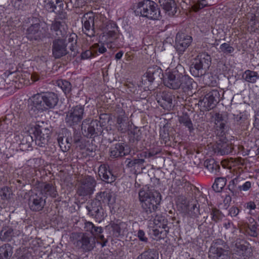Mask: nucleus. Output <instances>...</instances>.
I'll return each mask as SVG.
<instances>
[{"label":"nucleus","instance_id":"nucleus-1","mask_svg":"<svg viewBox=\"0 0 259 259\" xmlns=\"http://www.w3.org/2000/svg\"><path fill=\"white\" fill-rule=\"evenodd\" d=\"M182 66H178L172 70H166L163 79L164 85L172 90L181 89L184 93H192V90L196 83L188 75L184 74Z\"/></svg>","mask_w":259,"mask_h":259},{"label":"nucleus","instance_id":"nucleus-2","mask_svg":"<svg viewBox=\"0 0 259 259\" xmlns=\"http://www.w3.org/2000/svg\"><path fill=\"white\" fill-rule=\"evenodd\" d=\"M139 197L142 212L146 215V219L151 221L157 217L156 211L161 200L160 193L157 191L146 192L141 190Z\"/></svg>","mask_w":259,"mask_h":259},{"label":"nucleus","instance_id":"nucleus-3","mask_svg":"<svg viewBox=\"0 0 259 259\" xmlns=\"http://www.w3.org/2000/svg\"><path fill=\"white\" fill-rule=\"evenodd\" d=\"M59 98L57 94L47 92L32 97L33 106L39 110L45 111L54 108L58 104Z\"/></svg>","mask_w":259,"mask_h":259},{"label":"nucleus","instance_id":"nucleus-4","mask_svg":"<svg viewBox=\"0 0 259 259\" xmlns=\"http://www.w3.org/2000/svg\"><path fill=\"white\" fill-rule=\"evenodd\" d=\"M211 63V57L206 54H200L194 59L190 71L194 77H200L206 74Z\"/></svg>","mask_w":259,"mask_h":259},{"label":"nucleus","instance_id":"nucleus-5","mask_svg":"<svg viewBox=\"0 0 259 259\" xmlns=\"http://www.w3.org/2000/svg\"><path fill=\"white\" fill-rule=\"evenodd\" d=\"M136 11L143 17L149 19L157 20L160 17V10L158 5L153 1L144 0L138 4Z\"/></svg>","mask_w":259,"mask_h":259},{"label":"nucleus","instance_id":"nucleus-6","mask_svg":"<svg viewBox=\"0 0 259 259\" xmlns=\"http://www.w3.org/2000/svg\"><path fill=\"white\" fill-rule=\"evenodd\" d=\"M81 131L82 135L86 138L93 139L101 135L103 128L100 122L97 120H92L87 118L81 123Z\"/></svg>","mask_w":259,"mask_h":259},{"label":"nucleus","instance_id":"nucleus-7","mask_svg":"<svg viewBox=\"0 0 259 259\" xmlns=\"http://www.w3.org/2000/svg\"><path fill=\"white\" fill-rule=\"evenodd\" d=\"M97 181L93 177L85 176L77 180L76 194L82 197L91 196L94 193Z\"/></svg>","mask_w":259,"mask_h":259},{"label":"nucleus","instance_id":"nucleus-8","mask_svg":"<svg viewBox=\"0 0 259 259\" xmlns=\"http://www.w3.org/2000/svg\"><path fill=\"white\" fill-rule=\"evenodd\" d=\"M86 208L88 211V214L95 219L97 221L100 222L104 219V209L101 202L97 200L96 198L88 202Z\"/></svg>","mask_w":259,"mask_h":259},{"label":"nucleus","instance_id":"nucleus-9","mask_svg":"<svg viewBox=\"0 0 259 259\" xmlns=\"http://www.w3.org/2000/svg\"><path fill=\"white\" fill-rule=\"evenodd\" d=\"M69 53L65 39L57 38L53 41L52 55L55 59H60Z\"/></svg>","mask_w":259,"mask_h":259},{"label":"nucleus","instance_id":"nucleus-10","mask_svg":"<svg viewBox=\"0 0 259 259\" xmlns=\"http://www.w3.org/2000/svg\"><path fill=\"white\" fill-rule=\"evenodd\" d=\"M83 23L82 31L88 36L93 37L95 35V16L92 13L85 14L81 20Z\"/></svg>","mask_w":259,"mask_h":259},{"label":"nucleus","instance_id":"nucleus-11","mask_svg":"<svg viewBox=\"0 0 259 259\" xmlns=\"http://www.w3.org/2000/svg\"><path fill=\"white\" fill-rule=\"evenodd\" d=\"M192 41V37L185 33L178 32L176 37V48L180 54H183Z\"/></svg>","mask_w":259,"mask_h":259},{"label":"nucleus","instance_id":"nucleus-12","mask_svg":"<svg viewBox=\"0 0 259 259\" xmlns=\"http://www.w3.org/2000/svg\"><path fill=\"white\" fill-rule=\"evenodd\" d=\"M78 240L77 245L85 251H89L93 249L95 246L94 238L89 236L87 233H79L78 234Z\"/></svg>","mask_w":259,"mask_h":259},{"label":"nucleus","instance_id":"nucleus-13","mask_svg":"<svg viewBox=\"0 0 259 259\" xmlns=\"http://www.w3.org/2000/svg\"><path fill=\"white\" fill-rule=\"evenodd\" d=\"M46 205V199L43 198L41 194L32 193L28 199V205L31 210L39 211Z\"/></svg>","mask_w":259,"mask_h":259},{"label":"nucleus","instance_id":"nucleus-14","mask_svg":"<svg viewBox=\"0 0 259 259\" xmlns=\"http://www.w3.org/2000/svg\"><path fill=\"white\" fill-rule=\"evenodd\" d=\"M50 131L47 128H40L39 127H35L33 135L35 138V144L40 147H43L47 143L50 137Z\"/></svg>","mask_w":259,"mask_h":259},{"label":"nucleus","instance_id":"nucleus-15","mask_svg":"<svg viewBox=\"0 0 259 259\" xmlns=\"http://www.w3.org/2000/svg\"><path fill=\"white\" fill-rule=\"evenodd\" d=\"M117 113L116 127L118 131L125 133L128 127V117L121 108L118 109Z\"/></svg>","mask_w":259,"mask_h":259},{"label":"nucleus","instance_id":"nucleus-16","mask_svg":"<svg viewBox=\"0 0 259 259\" xmlns=\"http://www.w3.org/2000/svg\"><path fill=\"white\" fill-rule=\"evenodd\" d=\"M220 94L217 90L211 91L207 94L203 99L204 107L207 110L213 109L220 101Z\"/></svg>","mask_w":259,"mask_h":259},{"label":"nucleus","instance_id":"nucleus-17","mask_svg":"<svg viewBox=\"0 0 259 259\" xmlns=\"http://www.w3.org/2000/svg\"><path fill=\"white\" fill-rule=\"evenodd\" d=\"M67 29V26L64 21L55 20L51 26V31L54 32L59 38L66 35Z\"/></svg>","mask_w":259,"mask_h":259},{"label":"nucleus","instance_id":"nucleus-18","mask_svg":"<svg viewBox=\"0 0 259 259\" xmlns=\"http://www.w3.org/2000/svg\"><path fill=\"white\" fill-rule=\"evenodd\" d=\"M98 174L101 180L106 183H111L115 180V176L108 165H101L98 169Z\"/></svg>","mask_w":259,"mask_h":259},{"label":"nucleus","instance_id":"nucleus-19","mask_svg":"<svg viewBox=\"0 0 259 259\" xmlns=\"http://www.w3.org/2000/svg\"><path fill=\"white\" fill-rule=\"evenodd\" d=\"M26 37L30 40L40 39L44 37V34L40 29L38 23L32 24L27 28L26 32Z\"/></svg>","mask_w":259,"mask_h":259},{"label":"nucleus","instance_id":"nucleus-20","mask_svg":"<svg viewBox=\"0 0 259 259\" xmlns=\"http://www.w3.org/2000/svg\"><path fill=\"white\" fill-rule=\"evenodd\" d=\"M233 149V148L230 143L222 140L217 142L214 147L215 153L221 155L231 153Z\"/></svg>","mask_w":259,"mask_h":259},{"label":"nucleus","instance_id":"nucleus-21","mask_svg":"<svg viewBox=\"0 0 259 259\" xmlns=\"http://www.w3.org/2000/svg\"><path fill=\"white\" fill-rule=\"evenodd\" d=\"M146 77L150 82H153L155 79H161L163 77L162 70L156 65L150 67L147 69Z\"/></svg>","mask_w":259,"mask_h":259},{"label":"nucleus","instance_id":"nucleus-22","mask_svg":"<svg viewBox=\"0 0 259 259\" xmlns=\"http://www.w3.org/2000/svg\"><path fill=\"white\" fill-rule=\"evenodd\" d=\"M128 153L125 149L124 144L118 143L112 145L110 148V156L112 158H116L123 156Z\"/></svg>","mask_w":259,"mask_h":259},{"label":"nucleus","instance_id":"nucleus-23","mask_svg":"<svg viewBox=\"0 0 259 259\" xmlns=\"http://www.w3.org/2000/svg\"><path fill=\"white\" fill-rule=\"evenodd\" d=\"M124 226V223L117 221L116 222L111 223L106 228L110 231V235L114 237H118L123 235Z\"/></svg>","mask_w":259,"mask_h":259},{"label":"nucleus","instance_id":"nucleus-24","mask_svg":"<svg viewBox=\"0 0 259 259\" xmlns=\"http://www.w3.org/2000/svg\"><path fill=\"white\" fill-rule=\"evenodd\" d=\"M218 241L213 242L209 247L208 255L209 259H220L224 255L225 250L218 246Z\"/></svg>","mask_w":259,"mask_h":259},{"label":"nucleus","instance_id":"nucleus-25","mask_svg":"<svg viewBox=\"0 0 259 259\" xmlns=\"http://www.w3.org/2000/svg\"><path fill=\"white\" fill-rule=\"evenodd\" d=\"M96 198L101 203H106L108 205L113 204L115 202V198L113 193L109 191H104L97 194Z\"/></svg>","mask_w":259,"mask_h":259},{"label":"nucleus","instance_id":"nucleus-26","mask_svg":"<svg viewBox=\"0 0 259 259\" xmlns=\"http://www.w3.org/2000/svg\"><path fill=\"white\" fill-rule=\"evenodd\" d=\"M41 195L46 197L50 196L52 198H56L58 194L55 185L52 183H45L41 186L40 193Z\"/></svg>","mask_w":259,"mask_h":259},{"label":"nucleus","instance_id":"nucleus-27","mask_svg":"<svg viewBox=\"0 0 259 259\" xmlns=\"http://www.w3.org/2000/svg\"><path fill=\"white\" fill-rule=\"evenodd\" d=\"M45 8L49 12L58 13L63 7V4L60 0L45 1Z\"/></svg>","mask_w":259,"mask_h":259},{"label":"nucleus","instance_id":"nucleus-28","mask_svg":"<svg viewBox=\"0 0 259 259\" xmlns=\"http://www.w3.org/2000/svg\"><path fill=\"white\" fill-rule=\"evenodd\" d=\"M243 182V179L239 177L234 178L229 182L228 187L233 195L236 196L241 191L240 184Z\"/></svg>","mask_w":259,"mask_h":259},{"label":"nucleus","instance_id":"nucleus-29","mask_svg":"<svg viewBox=\"0 0 259 259\" xmlns=\"http://www.w3.org/2000/svg\"><path fill=\"white\" fill-rule=\"evenodd\" d=\"M196 200L191 199V203H190L188 207V211H182L185 214L189 216L192 218H197L199 214V206Z\"/></svg>","mask_w":259,"mask_h":259},{"label":"nucleus","instance_id":"nucleus-30","mask_svg":"<svg viewBox=\"0 0 259 259\" xmlns=\"http://www.w3.org/2000/svg\"><path fill=\"white\" fill-rule=\"evenodd\" d=\"M160 6L169 14L174 15L176 13V4L174 0H159Z\"/></svg>","mask_w":259,"mask_h":259},{"label":"nucleus","instance_id":"nucleus-31","mask_svg":"<svg viewBox=\"0 0 259 259\" xmlns=\"http://www.w3.org/2000/svg\"><path fill=\"white\" fill-rule=\"evenodd\" d=\"M204 166L210 172L217 175L219 172L220 166L213 159H206L203 163Z\"/></svg>","mask_w":259,"mask_h":259},{"label":"nucleus","instance_id":"nucleus-32","mask_svg":"<svg viewBox=\"0 0 259 259\" xmlns=\"http://www.w3.org/2000/svg\"><path fill=\"white\" fill-rule=\"evenodd\" d=\"M14 236V230L11 227H4L0 232V239L3 241H10Z\"/></svg>","mask_w":259,"mask_h":259},{"label":"nucleus","instance_id":"nucleus-33","mask_svg":"<svg viewBox=\"0 0 259 259\" xmlns=\"http://www.w3.org/2000/svg\"><path fill=\"white\" fill-rule=\"evenodd\" d=\"M65 120L67 125L73 128H74L75 126L78 125L82 120L69 110L66 113Z\"/></svg>","mask_w":259,"mask_h":259},{"label":"nucleus","instance_id":"nucleus-34","mask_svg":"<svg viewBox=\"0 0 259 259\" xmlns=\"http://www.w3.org/2000/svg\"><path fill=\"white\" fill-rule=\"evenodd\" d=\"M136 259H159L158 253L154 249H146Z\"/></svg>","mask_w":259,"mask_h":259},{"label":"nucleus","instance_id":"nucleus-35","mask_svg":"<svg viewBox=\"0 0 259 259\" xmlns=\"http://www.w3.org/2000/svg\"><path fill=\"white\" fill-rule=\"evenodd\" d=\"M13 253V247L9 244L0 246V259H10Z\"/></svg>","mask_w":259,"mask_h":259},{"label":"nucleus","instance_id":"nucleus-36","mask_svg":"<svg viewBox=\"0 0 259 259\" xmlns=\"http://www.w3.org/2000/svg\"><path fill=\"white\" fill-rule=\"evenodd\" d=\"M248 246L244 242H237L234 248L235 253L240 256L244 257L247 256V250Z\"/></svg>","mask_w":259,"mask_h":259},{"label":"nucleus","instance_id":"nucleus-37","mask_svg":"<svg viewBox=\"0 0 259 259\" xmlns=\"http://www.w3.org/2000/svg\"><path fill=\"white\" fill-rule=\"evenodd\" d=\"M179 122L183 124L186 127L188 128L190 133L193 132L194 130L193 124L188 114L183 113L179 117Z\"/></svg>","mask_w":259,"mask_h":259},{"label":"nucleus","instance_id":"nucleus-38","mask_svg":"<svg viewBox=\"0 0 259 259\" xmlns=\"http://www.w3.org/2000/svg\"><path fill=\"white\" fill-rule=\"evenodd\" d=\"M242 77L246 81L254 83L259 78V75L257 72L246 70L243 73Z\"/></svg>","mask_w":259,"mask_h":259},{"label":"nucleus","instance_id":"nucleus-39","mask_svg":"<svg viewBox=\"0 0 259 259\" xmlns=\"http://www.w3.org/2000/svg\"><path fill=\"white\" fill-rule=\"evenodd\" d=\"M158 102L164 109H168L172 107V97L168 94L163 93L161 95V101L159 100Z\"/></svg>","mask_w":259,"mask_h":259},{"label":"nucleus","instance_id":"nucleus-40","mask_svg":"<svg viewBox=\"0 0 259 259\" xmlns=\"http://www.w3.org/2000/svg\"><path fill=\"white\" fill-rule=\"evenodd\" d=\"M145 160L144 159H140L139 158H134L133 159H126L125 161V163H126V166L130 168H140L141 169H143L145 168V166L144 165V163H145Z\"/></svg>","mask_w":259,"mask_h":259},{"label":"nucleus","instance_id":"nucleus-41","mask_svg":"<svg viewBox=\"0 0 259 259\" xmlns=\"http://www.w3.org/2000/svg\"><path fill=\"white\" fill-rule=\"evenodd\" d=\"M226 184V179L225 178L220 177L215 179L212 187L217 192H221Z\"/></svg>","mask_w":259,"mask_h":259},{"label":"nucleus","instance_id":"nucleus-42","mask_svg":"<svg viewBox=\"0 0 259 259\" xmlns=\"http://www.w3.org/2000/svg\"><path fill=\"white\" fill-rule=\"evenodd\" d=\"M153 222L155 225H158L159 223L160 224L159 225V227L163 229V231H166V235L169 232V227H168L166 223L167 220H165L163 217L158 216L157 217H154L153 219Z\"/></svg>","mask_w":259,"mask_h":259},{"label":"nucleus","instance_id":"nucleus-43","mask_svg":"<svg viewBox=\"0 0 259 259\" xmlns=\"http://www.w3.org/2000/svg\"><path fill=\"white\" fill-rule=\"evenodd\" d=\"M12 195V190L7 186H4L0 189V196L3 200H9Z\"/></svg>","mask_w":259,"mask_h":259},{"label":"nucleus","instance_id":"nucleus-44","mask_svg":"<svg viewBox=\"0 0 259 259\" xmlns=\"http://www.w3.org/2000/svg\"><path fill=\"white\" fill-rule=\"evenodd\" d=\"M57 85L60 87L65 94L69 93L71 90V83L66 80H59L57 81Z\"/></svg>","mask_w":259,"mask_h":259},{"label":"nucleus","instance_id":"nucleus-45","mask_svg":"<svg viewBox=\"0 0 259 259\" xmlns=\"http://www.w3.org/2000/svg\"><path fill=\"white\" fill-rule=\"evenodd\" d=\"M69 111L81 120L84 115V107L81 105H76L73 107Z\"/></svg>","mask_w":259,"mask_h":259},{"label":"nucleus","instance_id":"nucleus-46","mask_svg":"<svg viewBox=\"0 0 259 259\" xmlns=\"http://www.w3.org/2000/svg\"><path fill=\"white\" fill-rule=\"evenodd\" d=\"M178 202L182 211H187L189 205L191 203V199L188 200L185 196H180L178 198Z\"/></svg>","mask_w":259,"mask_h":259},{"label":"nucleus","instance_id":"nucleus-47","mask_svg":"<svg viewBox=\"0 0 259 259\" xmlns=\"http://www.w3.org/2000/svg\"><path fill=\"white\" fill-rule=\"evenodd\" d=\"M210 215L211 220L215 222H218L222 220L224 218V214L220 210L217 209L216 208H213L212 209V210L210 212Z\"/></svg>","mask_w":259,"mask_h":259},{"label":"nucleus","instance_id":"nucleus-48","mask_svg":"<svg viewBox=\"0 0 259 259\" xmlns=\"http://www.w3.org/2000/svg\"><path fill=\"white\" fill-rule=\"evenodd\" d=\"M207 6H208V4L206 0H201L194 2L192 8L194 11L197 12Z\"/></svg>","mask_w":259,"mask_h":259},{"label":"nucleus","instance_id":"nucleus-49","mask_svg":"<svg viewBox=\"0 0 259 259\" xmlns=\"http://www.w3.org/2000/svg\"><path fill=\"white\" fill-rule=\"evenodd\" d=\"M220 49L221 50V52L227 55L232 53L235 50L233 47L226 42L222 44L220 46Z\"/></svg>","mask_w":259,"mask_h":259},{"label":"nucleus","instance_id":"nucleus-50","mask_svg":"<svg viewBox=\"0 0 259 259\" xmlns=\"http://www.w3.org/2000/svg\"><path fill=\"white\" fill-rule=\"evenodd\" d=\"M215 123L220 128H224L225 123L223 122L224 119L222 115L219 113H216L214 115Z\"/></svg>","mask_w":259,"mask_h":259},{"label":"nucleus","instance_id":"nucleus-51","mask_svg":"<svg viewBox=\"0 0 259 259\" xmlns=\"http://www.w3.org/2000/svg\"><path fill=\"white\" fill-rule=\"evenodd\" d=\"M58 144L63 152H66L70 149L69 144H66L65 141H64V138L62 137L59 136L57 139Z\"/></svg>","mask_w":259,"mask_h":259},{"label":"nucleus","instance_id":"nucleus-52","mask_svg":"<svg viewBox=\"0 0 259 259\" xmlns=\"http://www.w3.org/2000/svg\"><path fill=\"white\" fill-rule=\"evenodd\" d=\"M92 49L93 50L95 54H97L98 52L100 54H103L106 52L107 49L102 44H95L92 47Z\"/></svg>","mask_w":259,"mask_h":259},{"label":"nucleus","instance_id":"nucleus-53","mask_svg":"<svg viewBox=\"0 0 259 259\" xmlns=\"http://www.w3.org/2000/svg\"><path fill=\"white\" fill-rule=\"evenodd\" d=\"M111 27L113 29L111 30H108V32H107V36L109 38H111L114 39V38H117V34L116 32L115 31V29H117V26L115 23H111Z\"/></svg>","mask_w":259,"mask_h":259},{"label":"nucleus","instance_id":"nucleus-54","mask_svg":"<svg viewBox=\"0 0 259 259\" xmlns=\"http://www.w3.org/2000/svg\"><path fill=\"white\" fill-rule=\"evenodd\" d=\"M153 235L158 239H164L166 236V231L164 232L163 230H160L158 229H155L153 230Z\"/></svg>","mask_w":259,"mask_h":259},{"label":"nucleus","instance_id":"nucleus-55","mask_svg":"<svg viewBox=\"0 0 259 259\" xmlns=\"http://www.w3.org/2000/svg\"><path fill=\"white\" fill-rule=\"evenodd\" d=\"M131 137L133 138V140L139 141L141 139L142 133L139 129L136 128L131 131Z\"/></svg>","mask_w":259,"mask_h":259},{"label":"nucleus","instance_id":"nucleus-56","mask_svg":"<svg viewBox=\"0 0 259 259\" xmlns=\"http://www.w3.org/2000/svg\"><path fill=\"white\" fill-rule=\"evenodd\" d=\"M65 3L68 5L70 4L72 7L79 8L84 6L82 0H66Z\"/></svg>","mask_w":259,"mask_h":259},{"label":"nucleus","instance_id":"nucleus-57","mask_svg":"<svg viewBox=\"0 0 259 259\" xmlns=\"http://www.w3.org/2000/svg\"><path fill=\"white\" fill-rule=\"evenodd\" d=\"M160 137L165 143L169 141V136L167 130L163 128L160 131Z\"/></svg>","mask_w":259,"mask_h":259},{"label":"nucleus","instance_id":"nucleus-58","mask_svg":"<svg viewBox=\"0 0 259 259\" xmlns=\"http://www.w3.org/2000/svg\"><path fill=\"white\" fill-rule=\"evenodd\" d=\"M94 238V239L96 238L98 240L97 242L100 243L102 247L105 246L108 242V240L105 238L104 236L102 233H100L99 235H97V236Z\"/></svg>","mask_w":259,"mask_h":259},{"label":"nucleus","instance_id":"nucleus-59","mask_svg":"<svg viewBox=\"0 0 259 259\" xmlns=\"http://www.w3.org/2000/svg\"><path fill=\"white\" fill-rule=\"evenodd\" d=\"M136 236L138 237L140 241L144 243H147L148 241V238L146 236L145 233L143 230L139 229L138 231Z\"/></svg>","mask_w":259,"mask_h":259},{"label":"nucleus","instance_id":"nucleus-60","mask_svg":"<svg viewBox=\"0 0 259 259\" xmlns=\"http://www.w3.org/2000/svg\"><path fill=\"white\" fill-rule=\"evenodd\" d=\"M94 56V52L91 48V50H86L85 51L82 52L81 54V58L82 59H87Z\"/></svg>","mask_w":259,"mask_h":259},{"label":"nucleus","instance_id":"nucleus-61","mask_svg":"<svg viewBox=\"0 0 259 259\" xmlns=\"http://www.w3.org/2000/svg\"><path fill=\"white\" fill-rule=\"evenodd\" d=\"M72 140L74 143H78L80 142L81 139V136L80 133L78 132L76 130L74 129L73 131V137H72Z\"/></svg>","mask_w":259,"mask_h":259},{"label":"nucleus","instance_id":"nucleus-62","mask_svg":"<svg viewBox=\"0 0 259 259\" xmlns=\"http://www.w3.org/2000/svg\"><path fill=\"white\" fill-rule=\"evenodd\" d=\"M95 225L91 222H87L84 224V230L86 232H90L92 235L93 232Z\"/></svg>","mask_w":259,"mask_h":259},{"label":"nucleus","instance_id":"nucleus-63","mask_svg":"<svg viewBox=\"0 0 259 259\" xmlns=\"http://www.w3.org/2000/svg\"><path fill=\"white\" fill-rule=\"evenodd\" d=\"M244 207L249 210V213H251V211L254 210L256 208V205L253 201H249L244 204Z\"/></svg>","mask_w":259,"mask_h":259},{"label":"nucleus","instance_id":"nucleus-64","mask_svg":"<svg viewBox=\"0 0 259 259\" xmlns=\"http://www.w3.org/2000/svg\"><path fill=\"white\" fill-rule=\"evenodd\" d=\"M254 118V127L259 130V109L256 111Z\"/></svg>","mask_w":259,"mask_h":259}]
</instances>
